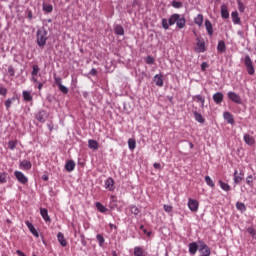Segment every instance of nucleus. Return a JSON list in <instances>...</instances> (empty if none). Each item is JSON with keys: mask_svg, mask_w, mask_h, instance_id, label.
<instances>
[{"mask_svg": "<svg viewBox=\"0 0 256 256\" xmlns=\"http://www.w3.org/2000/svg\"><path fill=\"white\" fill-rule=\"evenodd\" d=\"M47 39H49L47 30L45 28L38 29L36 32V43L38 47H45L47 45Z\"/></svg>", "mask_w": 256, "mask_h": 256, "instance_id": "f257e3e1", "label": "nucleus"}, {"mask_svg": "<svg viewBox=\"0 0 256 256\" xmlns=\"http://www.w3.org/2000/svg\"><path fill=\"white\" fill-rule=\"evenodd\" d=\"M244 65L247 69L248 75H255V67H253V61L249 55H246L244 58Z\"/></svg>", "mask_w": 256, "mask_h": 256, "instance_id": "f03ea898", "label": "nucleus"}, {"mask_svg": "<svg viewBox=\"0 0 256 256\" xmlns=\"http://www.w3.org/2000/svg\"><path fill=\"white\" fill-rule=\"evenodd\" d=\"M198 243H199V251L201 253L200 256H211V248H209L207 244L202 240L198 241Z\"/></svg>", "mask_w": 256, "mask_h": 256, "instance_id": "7ed1b4c3", "label": "nucleus"}, {"mask_svg": "<svg viewBox=\"0 0 256 256\" xmlns=\"http://www.w3.org/2000/svg\"><path fill=\"white\" fill-rule=\"evenodd\" d=\"M227 97L230 101H233V103H236V105H241V103H243L241 96H239V94H237V92L229 91L227 93Z\"/></svg>", "mask_w": 256, "mask_h": 256, "instance_id": "20e7f679", "label": "nucleus"}, {"mask_svg": "<svg viewBox=\"0 0 256 256\" xmlns=\"http://www.w3.org/2000/svg\"><path fill=\"white\" fill-rule=\"evenodd\" d=\"M14 177L17 179L18 183H21V185H26V183H29V178L24 175L23 172L16 170L14 172Z\"/></svg>", "mask_w": 256, "mask_h": 256, "instance_id": "39448f33", "label": "nucleus"}, {"mask_svg": "<svg viewBox=\"0 0 256 256\" xmlns=\"http://www.w3.org/2000/svg\"><path fill=\"white\" fill-rule=\"evenodd\" d=\"M187 205L192 213H197V211H199V201L196 199L189 198Z\"/></svg>", "mask_w": 256, "mask_h": 256, "instance_id": "423d86ee", "label": "nucleus"}, {"mask_svg": "<svg viewBox=\"0 0 256 256\" xmlns=\"http://www.w3.org/2000/svg\"><path fill=\"white\" fill-rule=\"evenodd\" d=\"M197 43H196V47L194 49V51L196 53H205L206 48H205V40L201 39V38H197Z\"/></svg>", "mask_w": 256, "mask_h": 256, "instance_id": "0eeeda50", "label": "nucleus"}, {"mask_svg": "<svg viewBox=\"0 0 256 256\" xmlns=\"http://www.w3.org/2000/svg\"><path fill=\"white\" fill-rule=\"evenodd\" d=\"M39 71H41V68H39V65L34 64L32 66V72H31V81H33L34 83H39V80H37V76L39 75Z\"/></svg>", "mask_w": 256, "mask_h": 256, "instance_id": "6e6552de", "label": "nucleus"}, {"mask_svg": "<svg viewBox=\"0 0 256 256\" xmlns=\"http://www.w3.org/2000/svg\"><path fill=\"white\" fill-rule=\"evenodd\" d=\"M104 187L108 191H115V180H113V178L109 177L108 179L105 180Z\"/></svg>", "mask_w": 256, "mask_h": 256, "instance_id": "1a4fd4ad", "label": "nucleus"}, {"mask_svg": "<svg viewBox=\"0 0 256 256\" xmlns=\"http://www.w3.org/2000/svg\"><path fill=\"white\" fill-rule=\"evenodd\" d=\"M233 177H234V183L236 185H239V183H241V181H243V179H245V173L238 172L237 170H235Z\"/></svg>", "mask_w": 256, "mask_h": 256, "instance_id": "9d476101", "label": "nucleus"}, {"mask_svg": "<svg viewBox=\"0 0 256 256\" xmlns=\"http://www.w3.org/2000/svg\"><path fill=\"white\" fill-rule=\"evenodd\" d=\"M31 167H33V164L29 160H22L19 163V168L22 169V171H29Z\"/></svg>", "mask_w": 256, "mask_h": 256, "instance_id": "9b49d317", "label": "nucleus"}, {"mask_svg": "<svg viewBox=\"0 0 256 256\" xmlns=\"http://www.w3.org/2000/svg\"><path fill=\"white\" fill-rule=\"evenodd\" d=\"M25 225L28 227L30 233H32L34 237L39 238V231L35 229L33 223H31L29 220H26Z\"/></svg>", "mask_w": 256, "mask_h": 256, "instance_id": "f8f14e48", "label": "nucleus"}, {"mask_svg": "<svg viewBox=\"0 0 256 256\" xmlns=\"http://www.w3.org/2000/svg\"><path fill=\"white\" fill-rule=\"evenodd\" d=\"M35 117L39 123H45V121H47V112L45 110H40Z\"/></svg>", "mask_w": 256, "mask_h": 256, "instance_id": "ddd939ff", "label": "nucleus"}, {"mask_svg": "<svg viewBox=\"0 0 256 256\" xmlns=\"http://www.w3.org/2000/svg\"><path fill=\"white\" fill-rule=\"evenodd\" d=\"M40 215L46 223H51V217L49 211L46 208H40Z\"/></svg>", "mask_w": 256, "mask_h": 256, "instance_id": "4468645a", "label": "nucleus"}, {"mask_svg": "<svg viewBox=\"0 0 256 256\" xmlns=\"http://www.w3.org/2000/svg\"><path fill=\"white\" fill-rule=\"evenodd\" d=\"M188 249H189L190 255H195V253H197V251L199 249V244H197V242L189 243Z\"/></svg>", "mask_w": 256, "mask_h": 256, "instance_id": "2eb2a0df", "label": "nucleus"}, {"mask_svg": "<svg viewBox=\"0 0 256 256\" xmlns=\"http://www.w3.org/2000/svg\"><path fill=\"white\" fill-rule=\"evenodd\" d=\"M223 93L222 92H216L213 95V101L216 103V105H220V103H223Z\"/></svg>", "mask_w": 256, "mask_h": 256, "instance_id": "dca6fc26", "label": "nucleus"}, {"mask_svg": "<svg viewBox=\"0 0 256 256\" xmlns=\"http://www.w3.org/2000/svg\"><path fill=\"white\" fill-rule=\"evenodd\" d=\"M22 97L23 100L26 101V103L33 101V95H31V91L29 90L22 91Z\"/></svg>", "mask_w": 256, "mask_h": 256, "instance_id": "f3484780", "label": "nucleus"}, {"mask_svg": "<svg viewBox=\"0 0 256 256\" xmlns=\"http://www.w3.org/2000/svg\"><path fill=\"white\" fill-rule=\"evenodd\" d=\"M231 17H232V23L234 25H241V18L239 17V12L237 11L232 12Z\"/></svg>", "mask_w": 256, "mask_h": 256, "instance_id": "a211bd4d", "label": "nucleus"}, {"mask_svg": "<svg viewBox=\"0 0 256 256\" xmlns=\"http://www.w3.org/2000/svg\"><path fill=\"white\" fill-rule=\"evenodd\" d=\"M57 240L60 243L61 247H67V240L65 239V235L62 232H58Z\"/></svg>", "mask_w": 256, "mask_h": 256, "instance_id": "6ab92c4d", "label": "nucleus"}, {"mask_svg": "<svg viewBox=\"0 0 256 256\" xmlns=\"http://www.w3.org/2000/svg\"><path fill=\"white\" fill-rule=\"evenodd\" d=\"M243 139L246 145H249L250 147L255 143V138L249 134H244Z\"/></svg>", "mask_w": 256, "mask_h": 256, "instance_id": "aec40b11", "label": "nucleus"}, {"mask_svg": "<svg viewBox=\"0 0 256 256\" xmlns=\"http://www.w3.org/2000/svg\"><path fill=\"white\" fill-rule=\"evenodd\" d=\"M205 27L209 37H213V24L209 21V19L205 20Z\"/></svg>", "mask_w": 256, "mask_h": 256, "instance_id": "412c9836", "label": "nucleus"}, {"mask_svg": "<svg viewBox=\"0 0 256 256\" xmlns=\"http://www.w3.org/2000/svg\"><path fill=\"white\" fill-rule=\"evenodd\" d=\"M223 117H224L225 121H227V123H229L230 125H233L235 123L233 114H231L230 112H224Z\"/></svg>", "mask_w": 256, "mask_h": 256, "instance_id": "4be33fe9", "label": "nucleus"}, {"mask_svg": "<svg viewBox=\"0 0 256 256\" xmlns=\"http://www.w3.org/2000/svg\"><path fill=\"white\" fill-rule=\"evenodd\" d=\"M134 256H147V253L141 246L134 247Z\"/></svg>", "mask_w": 256, "mask_h": 256, "instance_id": "5701e85b", "label": "nucleus"}, {"mask_svg": "<svg viewBox=\"0 0 256 256\" xmlns=\"http://www.w3.org/2000/svg\"><path fill=\"white\" fill-rule=\"evenodd\" d=\"M17 101V97L13 96L12 98H8L5 102L4 105L6 107V111H9L11 109V105Z\"/></svg>", "mask_w": 256, "mask_h": 256, "instance_id": "b1692460", "label": "nucleus"}, {"mask_svg": "<svg viewBox=\"0 0 256 256\" xmlns=\"http://www.w3.org/2000/svg\"><path fill=\"white\" fill-rule=\"evenodd\" d=\"M154 83L157 85V87H163V75L156 74L154 76Z\"/></svg>", "mask_w": 256, "mask_h": 256, "instance_id": "393cba45", "label": "nucleus"}, {"mask_svg": "<svg viewBox=\"0 0 256 256\" xmlns=\"http://www.w3.org/2000/svg\"><path fill=\"white\" fill-rule=\"evenodd\" d=\"M65 169L68 171V173H71V171H75V161L69 160L65 164Z\"/></svg>", "mask_w": 256, "mask_h": 256, "instance_id": "a878e982", "label": "nucleus"}, {"mask_svg": "<svg viewBox=\"0 0 256 256\" xmlns=\"http://www.w3.org/2000/svg\"><path fill=\"white\" fill-rule=\"evenodd\" d=\"M217 51L219 53H225V51H227V46L225 45V41L223 40L218 41Z\"/></svg>", "mask_w": 256, "mask_h": 256, "instance_id": "bb28decb", "label": "nucleus"}, {"mask_svg": "<svg viewBox=\"0 0 256 256\" xmlns=\"http://www.w3.org/2000/svg\"><path fill=\"white\" fill-rule=\"evenodd\" d=\"M88 147L89 149H94V151H97L99 149V142L96 140L90 139L88 140Z\"/></svg>", "mask_w": 256, "mask_h": 256, "instance_id": "cd10ccee", "label": "nucleus"}, {"mask_svg": "<svg viewBox=\"0 0 256 256\" xmlns=\"http://www.w3.org/2000/svg\"><path fill=\"white\" fill-rule=\"evenodd\" d=\"M185 23V17H181V15H179L176 21V26L178 27V29H183L185 27Z\"/></svg>", "mask_w": 256, "mask_h": 256, "instance_id": "c85d7f7f", "label": "nucleus"}, {"mask_svg": "<svg viewBox=\"0 0 256 256\" xmlns=\"http://www.w3.org/2000/svg\"><path fill=\"white\" fill-rule=\"evenodd\" d=\"M193 115H194L195 121L202 124L205 123V118H203V115L201 113L194 111Z\"/></svg>", "mask_w": 256, "mask_h": 256, "instance_id": "c756f323", "label": "nucleus"}, {"mask_svg": "<svg viewBox=\"0 0 256 256\" xmlns=\"http://www.w3.org/2000/svg\"><path fill=\"white\" fill-rule=\"evenodd\" d=\"M114 33L116 35L123 36V35H125V29H123V26L118 24V25L114 26Z\"/></svg>", "mask_w": 256, "mask_h": 256, "instance_id": "7c9ffc66", "label": "nucleus"}, {"mask_svg": "<svg viewBox=\"0 0 256 256\" xmlns=\"http://www.w3.org/2000/svg\"><path fill=\"white\" fill-rule=\"evenodd\" d=\"M194 23H195V25H197L198 27H203V14H198V15L194 18Z\"/></svg>", "mask_w": 256, "mask_h": 256, "instance_id": "2f4dec72", "label": "nucleus"}, {"mask_svg": "<svg viewBox=\"0 0 256 256\" xmlns=\"http://www.w3.org/2000/svg\"><path fill=\"white\" fill-rule=\"evenodd\" d=\"M218 183L222 191H226V192L231 191V186L228 183L223 182V180H219Z\"/></svg>", "mask_w": 256, "mask_h": 256, "instance_id": "473e14b6", "label": "nucleus"}, {"mask_svg": "<svg viewBox=\"0 0 256 256\" xmlns=\"http://www.w3.org/2000/svg\"><path fill=\"white\" fill-rule=\"evenodd\" d=\"M221 17L222 19H229V10L225 5L221 6Z\"/></svg>", "mask_w": 256, "mask_h": 256, "instance_id": "72a5a7b5", "label": "nucleus"}, {"mask_svg": "<svg viewBox=\"0 0 256 256\" xmlns=\"http://www.w3.org/2000/svg\"><path fill=\"white\" fill-rule=\"evenodd\" d=\"M137 147V141H135V139L133 138H129L128 139V149H130V151H135Z\"/></svg>", "mask_w": 256, "mask_h": 256, "instance_id": "f704fd0d", "label": "nucleus"}, {"mask_svg": "<svg viewBox=\"0 0 256 256\" xmlns=\"http://www.w3.org/2000/svg\"><path fill=\"white\" fill-rule=\"evenodd\" d=\"M178 19H179V14H172L168 19V23H169L170 27L175 25V23H177Z\"/></svg>", "mask_w": 256, "mask_h": 256, "instance_id": "c9c22d12", "label": "nucleus"}, {"mask_svg": "<svg viewBox=\"0 0 256 256\" xmlns=\"http://www.w3.org/2000/svg\"><path fill=\"white\" fill-rule=\"evenodd\" d=\"M42 9L45 13H53V5L51 4L43 3Z\"/></svg>", "mask_w": 256, "mask_h": 256, "instance_id": "e433bc0d", "label": "nucleus"}, {"mask_svg": "<svg viewBox=\"0 0 256 256\" xmlns=\"http://www.w3.org/2000/svg\"><path fill=\"white\" fill-rule=\"evenodd\" d=\"M95 207H96V209H98V211L100 213H107V207H105L103 204H101V202H96Z\"/></svg>", "mask_w": 256, "mask_h": 256, "instance_id": "4c0bfd02", "label": "nucleus"}, {"mask_svg": "<svg viewBox=\"0 0 256 256\" xmlns=\"http://www.w3.org/2000/svg\"><path fill=\"white\" fill-rule=\"evenodd\" d=\"M236 209H238V211H241V213H245V211H247V207L245 206V203H243V202H237Z\"/></svg>", "mask_w": 256, "mask_h": 256, "instance_id": "58836bf2", "label": "nucleus"}, {"mask_svg": "<svg viewBox=\"0 0 256 256\" xmlns=\"http://www.w3.org/2000/svg\"><path fill=\"white\" fill-rule=\"evenodd\" d=\"M205 183L208 185V187H215V182H213V179H211V176H205Z\"/></svg>", "mask_w": 256, "mask_h": 256, "instance_id": "ea45409f", "label": "nucleus"}, {"mask_svg": "<svg viewBox=\"0 0 256 256\" xmlns=\"http://www.w3.org/2000/svg\"><path fill=\"white\" fill-rule=\"evenodd\" d=\"M17 147V140H10L8 142V148L10 151H14V149Z\"/></svg>", "mask_w": 256, "mask_h": 256, "instance_id": "a19ab883", "label": "nucleus"}, {"mask_svg": "<svg viewBox=\"0 0 256 256\" xmlns=\"http://www.w3.org/2000/svg\"><path fill=\"white\" fill-rule=\"evenodd\" d=\"M236 1L238 5V10L240 11V13H245V5L243 4V2L241 0H236Z\"/></svg>", "mask_w": 256, "mask_h": 256, "instance_id": "79ce46f5", "label": "nucleus"}, {"mask_svg": "<svg viewBox=\"0 0 256 256\" xmlns=\"http://www.w3.org/2000/svg\"><path fill=\"white\" fill-rule=\"evenodd\" d=\"M59 91H61V93H63L64 95H67V93H69V88H67V86L65 85H60L58 86Z\"/></svg>", "mask_w": 256, "mask_h": 256, "instance_id": "37998d69", "label": "nucleus"}, {"mask_svg": "<svg viewBox=\"0 0 256 256\" xmlns=\"http://www.w3.org/2000/svg\"><path fill=\"white\" fill-rule=\"evenodd\" d=\"M194 99H197V101H200L201 107L205 106V98H203V96H201L200 94L195 95Z\"/></svg>", "mask_w": 256, "mask_h": 256, "instance_id": "c03bdc74", "label": "nucleus"}, {"mask_svg": "<svg viewBox=\"0 0 256 256\" xmlns=\"http://www.w3.org/2000/svg\"><path fill=\"white\" fill-rule=\"evenodd\" d=\"M96 239H97V241H98V243H99V246L102 247V246H103V243H105V238L103 237V235L98 234V235L96 236Z\"/></svg>", "mask_w": 256, "mask_h": 256, "instance_id": "a18cd8bd", "label": "nucleus"}, {"mask_svg": "<svg viewBox=\"0 0 256 256\" xmlns=\"http://www.w3.org/2000/svg\"><path fill=\"white\" fill-rule=\"evenodd\" d=\"M130 211L132 213V215H138L139 213H141V211L139 210V208H137V206H130Z\"/></svg>", "mask_w": 256, "mask_h": 256, "instance_id": "49530a36", "label": "nucleus"}, {"mask_svg": "<svg viewBox=\"0 0 256 256\" xmlns=\"http://www.w3.org/2000/svg\"><path fill=\"white\" fill-rule=\"evenodd\" d=\"M162 27L163 29H169V27H171V25L169 24V20H167V18L162 19Z\"/></svg>", "mask_w": 256, "mask_h": 256, "instance_id": "de8ad7c7", "label": "nucleus"}, {"mask_svg": "<svg viewBox=\"0 0 256 256\" xmlns=\"http://www.w3.org/2000/svg\"><path fill=\"white\" fill-rule=\"evenodd\" d=\"M172 7H174V9H181V7H183V3L179 1H172Z\"/></svg>", "mask_w": 256, "mask_h": 256, "instance_id": "09e8293b", "label": "nucleus"}, {"mask_svg": "<svg viewBox=\"0 0 256 256\" xmlns=\"http://www.w3.org/2000/svg\"><path fill=\"white\" fill-rule=\"evenodd\" d=\"M54 82L57 85V87H61V85H63V79L61 77H54Z\"/></svg>", "mask_w": 256, "mask_h": 256, "instance_id": "8fccbe9b", "label": "nucleus"}, {"mask_svg": "<svg viewBox=\"0 0 256 256\" xmlns=\"http://www.w3.org/2000/svg\"><path fill=\"white\" fill-rule=\"evenodd\" d=\"M247 233H249V235H251V237H253V239H255L256 236V230L253 227H249L247 229Z\"/></svg>", "mask_w": 256, "mask_h": 256, "instance_id": "3c124183", "label": "nucleus"}, {"mask_svg": "<svg viewBox=\"0 0 256 256\" xmlns=\"http://www.w3.org/2000/svg\"><path fill=\"white\" fill-rule=\"evenodd\" d=\"M163 209L166 213H171V211H173V206L164 204Z\"/></svg>", "mask_w": 256, "mask_h": 256, "instance_id": "603ef678", "label": "nucleus"}, {"mask_svg": "<svg viewBox=\"0 0 256 256\" xmlns=\"http://www.w3.org/2000/svg\"><path fill=\"white\" fill-rule=\"evenodd\" d=\"M146 63L147 65H153V63H155V58H153L152 56H147Z\"/></svg>", "mask_w": 256, "mask_h": 256, "instance_id": "864d4df0", "label": "nucleus"}, {"mask_svg": "<svg viewBox=\"0 0 256 256\" xmlns=\"http://www.w3.org/2000/svg\"><path fill=\"white\" fill-rule=\"evenodd\" d=\"M7 181V173L3 172L0 174V183H5Z\"/></svg>", "mask_w": 256, "mask_h": 256, "instance_id": "5fc2aeb1", "label": "nucleus"}, {"mask_svg": "<svg viewBox=\"0 0 256 256\" xmlns=\"http://www.w3.org/2000/svg\"><path fill=\"white\" fill-rule=\"evenodd\" d=\"M246 183H247V185H249V186L252 185V183H253V175H248V176L246 177Z\"/></svg>", "mask_w": 256, "mask_h": 256, "instance_id": "6e6d98bb", "label": "nucleus"}, {"mask_svg": "<svg viewBox=\"0 0 256 256\" xmlns=\"http://www.w3.org/2000/svg\"><path fill=\"white\" fill-rule=\"evenodd\" d=\"M8 73L10 77H15V69L13 68V66L8 67Z\"/></svg>", "mask_w": 256, "mask_h": 256, "instance_id": "4d7b16f0", "label": "nucleus"}, {"mask_svg": "<svg viewBox=\"0 0 256 256\" xmlns=\"http://www.w3.org/2000/svg\"><path fill=\"white\" fill-rule=\"evenodd\" d=\"M6 97L7 96V88L5 87H0V96Z\"/></svg>", "mask_w": 256, "mask_h": 256, "instance_id": "13d9d810", "label": "nucleus"}, {"mask_svg": "<svg viewBox=\"0 0 256 256\" xmlns=\"http://www.w3.org/2000/svg\"><path fill=\"white\" fill-rule=\"evenodd\" d=\"M207 67H209V64H207V62H203V63L201 64V69H202L203 71H205V70L207 69Z\"/></svg>", "mask_w": 256, "mask_h": 256, "instance_id": "bf43d9fd", "label": "nucleus"}, {"mask_svg": "<svg viewBox=\"0 0 256 256\" xmlns=\"http://www.w3.org/2000/svg\"><path fill=\"white\" fill-rule=\"evenodd\" d=\"M90 75H92L93 77H95V76L97 75V69L92 68V69L90 70Z\"/></svg>", "mask_w": 256, "mask_h": 256, "instance_id": "052dcab7", "label": "nucleus"}, {"mask_svg": "<svg viewBox=\"0 0 256 256\" xmlns=\"http://www.w3.org/2000/svg\"><path fill=\"white\" fill-rule=\"evenodd\" d=\"M16 254H17L18 256H27V254L24 253V252L21 251V250H17V251H16Z\"/></svg>", "mask_w": 256, "mask_h": 256, "instance_id": "680f3d73", "label": "nucleus"}, {"mask_svg": "<svg viewBox=\"0 0 256 256\" xmlns=\"http://www.w3.org/2000/svg\"><path fill=\"white\" fill-rule=\"evenodd\" d=\"M153 167H154V169H161V164L155 162V163L153 164Z\"/></svg>", "mask_w": 256, "mask_h": 256, "instance_id": "e2e57ef3", "label": "nucleus"}, {"mask_svg": "<svg viewBox=\"0 0 256 256\" xmlns=\"http://www.w3.org/2000/svg\"><path fill=\"white\" fill-rule=\"evenodd\" d=\"M37 85H38L37 88L39 89V91H41V89H43V83L38 82Z\"/></svg>", "mask_w": 256, "mask_h": 256, "instance_id": "0e129e2a", "label": "nucleus"}, {"mask_svg": "<svg viewBox=\"0 0 256 256\" xmlns=\"http://www.w3.org/2000/svg\"><path fill=\"white\" fill-rule=\"evenodd\" d=\"M109 227H110V229H117V226L115 224H113V223H110Z\"/></svg>", "mask_w": 256, "mask_h": 256, "instance_id": "69168bd1", "label": "nucleus"}, {"mask_svg": "<svg viewBox=\"0 0 256 256\" xmlns=\"http://www.w3.org/2000/svg\"><path fill=\"white\" fill-rule=\"evenodd\" d=\"M42 179H43V181H49V176L44 175V176H42Z\"/></svg>", "mask_w": 256, "mask_h": 256, "instance_id": "338daca9", "label": "nucleus"}, {"mask_svg": "<svg viewBox=\"0 0 256 256\" xmlns=\"http://www.w3.org/2000/svg\"><path fill=\"white\" fill-rule=\"evenodd\" d=\"M237 35H239V37H243V31L239 30V31L237 32Z\"/></svg>", "mask_w": 256, "mask_h": 256, "instance_id": "774afa93", "label": "nucleus"}]
</instances>
